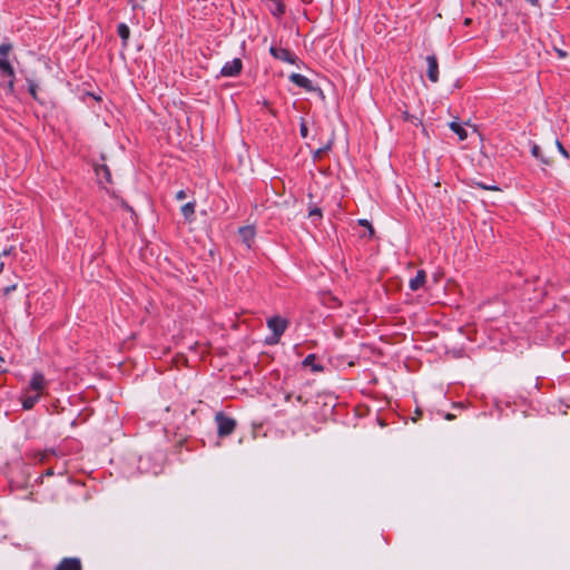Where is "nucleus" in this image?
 <instances>
[{
  "label": "nucleus",
  "mask_w": 570,
  "mask_h": 570,
  "mask_svg": "<svg viewBox=\"0 0 570 570\" xmlns=\"http://www.w3.org/2000/svg\"><path fill=\"white\" fill-rule=\"evenodd\" d=\"M450 129L458 135L460 140H465L468 138L466 129L462 127L459 122H451Z\"/></svg>",
  "instance_id": "nucleus-12"
},
{
  "label": "nucleus",
  "mask_w": 570,
  "mask_h": 570,
  "mask_svg": "<svg viewBox=\"0 0 570 570\" xmlns=\"http://www.w3.org/2000/svg\"><path fill=\"white\" fill-rule=\"evenodd\" d=\"M268 328L274 333L275 335V342L278 341L279 336L285 332L287 328V321L285 318H282L279 316H274L267 321Z\"/></svg>",
  "instance_id": "nucleus-3"
},
{
  "label": "nucleus",
  "mask_w": 570,
  "mask_h": 570,
  "mask_svg": "<svg viewBox=\"0 0 570 570\" xmlns=\"http://www.w3.org/2000/svg\"><path fill=\"white\" fill-rule=\"evenodd\" d=\"M426 283V273L425 271L423 269H419L416 272V275L415 277H413L412 279H410L409 282V286L412 291H417L420 288H422L424 286V284Z\"/></svg>",
  "instance_id": "nucleus-7"
},
{
  "label": "nucleus",
  "mask_w": 570,
  "mask_h": 570,
  "mask_svg": "<svg viewBox=\"0 0 570 570\" xmlns=\"http://www.w3.org/2000/svg\"><path fill=\"white\" fill-rule=\"evenodd\" d=\"M4 264L3 262H0V273L3 271Z\"/></svg>",
  "instance_id": "nucleus-32"
},
{
  "label": "nucleus",
  "mask_w": 570,
  "mask_h": 570,
  "mask_svg": "<svg viewBox=\"0 0 570 570\" xmlns=\"http://www.w3.org/2000/svg\"><path fill=\"white\" fill-rule=\"evenodd\" d=\"M29 92L35 99H37V85L32 81L29 82Z\"/></svg>",
  "instance_id": "nucleus-22"
},
{
  "label": "nucleus",
  "mask_w": 570,
  "mask_h": 570,
  "mask_svg": "<svg viewBox=\"0 0 570 570\" xmlns=\"http://www.w3.org/2000/svg\"><path fill=\"white\" fill-rule=\"evenodd\" d=\"M532 155L540 159L544 165H550L552 164V158L551 157H546L542 153H541V148L538 146V145H533L532 146V150H531Z\"/></svg>",
  "instance_id": "nucleus-13"
},
{
  "label": "nucleus",
  "mask_w": 570,
  "mask_h": 570,
  "mask_svg": "<svg viewBox=\"0 0 570 570\" xmlns=\"http://www.w3.org/2000/svg\"><path fill=\"white\" fill-rule=\"evenodd\" d=\"M3 362V357L0 355V364Z\"/></svg>",
  "instance_id": "nucleus-33"
},
{
  "label": "nucleus",
  "mask_w": 570,
  "mask_h": 570,
  "mask_svg": "<svg viewBox=\"0 0 570 570\" xmlns=\"http://www.w3.org/2000/svg\"><path fill=\"white\" fill-rule=\"evenodd\" d=\"M428 63V77L432 82L439 81V63L435 56H429L426 58Z\"/></svg>",
  "instance_id": "nucleus-6"
},
{
  "label": "nucleus",
  "mask_w": 570,
  "mask_h": 570,
  "mask_svg": "<svg viewBox=\"0 0 570 570\" xmlns=\"http://www.w3.org/2000/svg\"><path fill=\"white\" fill-rule=\"evenodd\" d=\"M289 80L293 83H295L296 86L305 89L306 91H314L315 90V87L313 86L312 81L307 77H305V76H303L301 73H292L289 76Z\"/></svg>",
  "instance_id": "nucleus-5"
},
{
  "label": "nucleus",
  "mask_w": 570,
  "mask_h": 570,
  "mask_svg": "<svg viewBox=\"0 0 570 570\" xmlns=\"http://www.w3.org/2000/svg\"><path fill=\"white\" fill-rule=\"evenodd\" d=\"M90 96H91L94 99H96L97 101H100V100H101V98H100V97H98V96H95V95H92V94H90Z\"/></svg>",
  "instance_id": "nucleus-31"
},
{
  "label": "nucleus",
  "mask_w": 570,
  "mask_h": 570,
  "mask_svg": "<svg viewBox=\"0 0 570 570\" xmlns=\"http://www.w3.org/2000/svg\"><path fill=\"white\" fill-rule=\"evenodd\" d=\"M309 217H316L318 219L322 218V210L318 207H314L309 209L308 213Z\"/></svg>",
  "instance_id": "nucleus-19"
},
{
  "label": "nucleus",
  "mask_w": 570,
  "mask_h": 570,
  "mask_svg": "<svg viewBox=\"0 0 570 570\" xmlns=\"http://www.w3.org/2000/svg\"><path fill=\"white\" fill-rule=\"evenodd\" d=\"M332 147V140H330L324 147L314 151V159L318 160L323 157V155L328 151Z\"/></svg>",
  "instance_id": "nucleus-16"
},
{
  "label": "nucleus",
  "mask_w": 570,
  "mask_h": 570,
  "mask_svg": "<svg viewBox=\"0 0 570 570\" xmlns=\"http://www.w3.org/2000/svg\"><path fill=\"white\" fill-rule=\"evenodd\" d=\"M556 144V147L558 148V150L561 153L562 156H564L566 158H569V154L568 151L564 149V147L562 146V144L559 141V140H556L554 141Z\"/></svg>",
  "instance_id": "nucleus-20"
},
{
  "label": "nucleus",
  "mask_w": 570,
  "mask_h": 570,
  "mask_svg": "<svg viewBox=\"0 0 570 570\" xmlns=\"http://www.w3.org/2000/svg\"><path fill=\"white\" fill-rule=\"evenodd\" d=\"M17 288V285L13 284L12 286H8L3 289V295H8L10 292L14 291Z\"/></svg>",
  "instance_id": "nucleus-25"
},
{
  "label": "nucleus",
  "mask_w": 570,
  "mask_h": 570,
  "mask_svg": "<svg viewBox=\"0 0 570 570\" xmlns=\"http://www.w3.org/2000/svg\"><path fill=\"white\" fill-rule=\"evenodd\" d=\"M216 422L218 425L219 436L232 434L236 428V421L229 416L224 415L223 413H218L216 415Z\"/></svg>",
  "instance_id": "nucleus-2"
},
{
  "label": "nucleus",
  "mask_w": 570,
  "mask_h": 570,
  "mask_svg": "<svg viewBox=\"0 0 570 570\" xmlns=\"http://www.w3.org/2000/svg\"><path fill=\"white\" fill-rule=\"evenodd\" d=\"M57 570H81V564L77 559H65Z\"/></svg>",
  "instance_id": "nucleus-9"
},
{
  "label": "nucleus",
  "mask_w": 570,
  "mask_h": 570,
  "mask_svg": "<svg viewBox=\"0 0 570 570\" xmlns=\"http://www.w3.org/2000/svg\"><path fill=\"white\" fill-rule=\"evenodd\" d=\"M14 79L16 78H9L8 85H7V91L10 95L14 94Z\"/></svg>",
  "instance_id": "nucleus-21"
},
{
  "label": "nucleus",
  "mask_w": 570,
  "mask_h": 570,
  "mask_svg": "<svg viewBox=\"0 0 570 570\" xmlns=\"http://www.w3.org/2000/svg\"><path fill=\"white\" fill-rule=\"evenodd\" d=\"M528 2L531 3L534 7H539L540 6V0H528Z\"/></svg>",
  "instance_id": "nucleus-27"
},
{
  "label": "nucleus",
  "mask_w": 570,
  "mask_h": 570,
  "mask_svg": "<svg viewBox=\"0 0 570 570\" xmlns=\"http://www.w3.org/2000/svg\"><path fill=\"white\" fill-rule=\"evenodd\" d=\"M472 23V19L471 18H466L464 20V26H470Z\"/></svg>",
  "instance_id": "nucleus-28"
},
{
  "label": "nucleus",
  "mask_w": 570,
  "mask_h": 570,
  "mask_svg": "<svg viewBox=\"0 0 570 570\" xmlns=\"http://www.w3.org/2000/svg\"><path fill=\"white\" fill-rule=\"evenodd\" d=\"M488 190H495V191H498L500 189L497 186H490V187L488 186Z\"/></svg>",
  "instance_id": "nucleus-29"
},
{
  "label": "nucleus",
  "mask_w": 570,
  "mask_h": 570,
  "mask_svg": "<svg viewBox=\"0 0 570 570\" xmlns=\"http://www.w3.org/2000/svg\"><path fill=\"white\" fill-rule=\"evenodd\" d=\"M307 134H308V128H307L306 124L303 121L301 124V135L303 138H306Z\"/></svg>",
  "instance_id": "nucleus-23"
},
{
  "label": "nucleus",
  "mask_w": 570,
  "mask_h": 570,
  "mask_svg": "<svg viewBox=\"0 0 570 570\" xmlns=\"http://www.w3.org/2000/svg\"><path fill=\"white\" fill-rule=\"evenodd\" d=\"M478 186H479L480 188H482V189H487V190H488V186H485L484 184H481V183H480V184H478Z\"/></svg>",
  "instance_id": "nucleus-30"
},
{
  "label": "nucleus",
  "mask_w": 570,
  "mask_h": 570,
  "mask_svg": "<svg viewBox=\"0 0 570 570\" xmlns=\"http://www.w3.org/2000/svg\"><path fill=\"white\" fill-rule=\"evenodd\" d=\"M47 387V381L41 373H33L29 385L23 390L21 394V403L24 410H31L35 404L43 395Z\"/></svg>",
  "instance_id": "nucleus-1"
},
{
  "label": "nucleus",
  "mask_w": 570,
  "mask_h": 570,
  "mask_svg": "<svg viewBox=\"0 0 570 570\" xmlns=\"http://www.w3.org/2000/svg\"><path fill=\"white\" fill-rule=\"evenodd\" d=\"M239 235L243 238L244 243H246L247 246H249L255 237V229L252 226L242 227L239 229Z\"/></svg>",
  "instance_id": "nucleus-10"
},
{
  "label": "nucleus",
  "mask_w": 570,
  "mask_h": 570,
  "mask_svg": "<svg viewBox=\"0 0 570 570\" xmlns=\"http://www.w3.org/2000/svg\"><path fill=\"white\" fill-rule=\"evenodd\" d=\"M358 225L363 226L368 230V237L372 238L374 236V228L372 224L367 219H358Z\"/></svg>",
  "instance_id": "nucleus-17"
},
{
  "label": "nucleus",
  "mask_w": 570,
  "mask_h": 570,
  "mask_svg": "<svg viewBox=\"0 0 570 570\" xmlns=\"http://www.w3.org/2000/svg\"><path fill=\"white\" fill-rule=\"evenodd\" d=\"M181 213L184 217L188 220H191L195 213V203H187L181 207Z\"/></svg>",
  "instance_id": "nucleus-15"
},
{
  "label": "nucleus",
  "mask_w": 570,
  "mask_h": 570,
  "mask_svg": "<svg viewBox=\"0 0 570 570\" xmlns=\"http://www.w3.org/2000/svg\"><path fill=\"white\" fill-rule=\"evenodd\" d=\"M186 197V193L184 190H179L177 194H176V198L178 200H183L184 198Z\"/></svg>",
  "instance_id": "nucleus-26"
},
{
  "label": "nucleus",
  "mask_w": 570,
  "mask_h": 570,
  "mask_svg": "<svg viewBox=\"0 0 570 570\" xmlns=\"http://www.w3.org/2000/svg\"><path fill=\"white\" fill-rule=\"evenodd\" d=\"M117 32H118V36L124 41V43H126L130 36V30H129L128 26L125 23L118 24Z\"/></svg>",
  "instance_id": "nucleus-14"
},
{
  "label": "nucleus",
  "mask_w": 570,
  "mask_h": 570,
  "mask_svg": "<svg viewBox=\"0 0 570 570\" xmlns=\"http://www.w3.org/2000/svg\"><path fill=\"white\" fill-rule=\"evenodd\" d=\"M314 360H315V356H314V355H308V356L304 360L303 364H304L305 366L313 365Z\"/></svg>",
  "instance_id": "nucleus-24"
},
{
  "label": "nucleus",
  "mask_w": 570,
  "mask_h": 570,
  "mask_svg": "<svg viewBox=\"0 0 570 570\" xmlns=\"http://www.w3.org/2000/svg\"><path fill=\"white\" fill-rule=\"evenodd\" d=\"M271 53L277 59H281V60H284V61H287L291 63L295 62L294 55L286 49L271 48Z\"/></svg>",
  "instance_id": "nucleus-8"
},
{
  "label": "nucleus",
  "mask_w": 570,
  "mask_h": 570,
  "mask_svg": "<svg viewBox=\"0 0 570 570\" xmlns=\"http://www.w3.org/2000/svg\"><path fill=\"white\" fill-rule=\"evenodd\" d=\"M243 69V62L239 58H235L232 61L225 63L220 70L223 77H236Z\"/></svg>",
  "instance_id": "nucleus-4"
},
{
  "label": "nucleus",
  "mask_w": 570,
  "mask_h": 570,
  "mask_svg": "<svg viewBox=\"0 0 570 570\" xmlns=\"http://www.w3.org/2000/svg\"><path fill=\"white\" fill-rule=\"evenodd\" d=\"M11 51V45L9 43H2L0 45V58H7L9 52Z\"/></svg>",
  "instance_id": "nucleus-18"
},
{
  "label": "nucleus",
  "mask_w": 570,
  "mask_h": 570,
  "mask_svg": "<svg viewBox=\"0 0 570 570\" xmlns=\"http://www.w3.org/2000/svg\"><path fill=\"white\" fill-rule=\"evenodd\" d=\"M0 71L8 78H16L14 69L7 58H0Z\"/></svg>",
  "instance_id": "nucleus-11"
}]
</instances>
